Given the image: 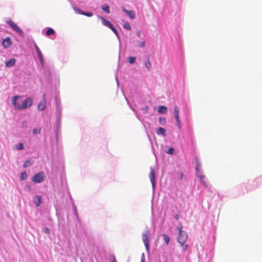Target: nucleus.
Masks as SVG:
<instances>
[{
    "label": "nucleus",
    "instance_id": "1",
    "mask_svg": "<svg viewBox=\"0 0 262 262\" xmlns=\"http://www.w3.org/2000/svg\"><path fill=\"white\" fill-rule=\"evenodd\" d=\"M20 96H15L12 99V103L15 109L18 110H24L31 107L33 104V99L28 97L24 100H21Z\"/></svg>",
    "mask_w": 262,
    "mask_h": 262
},
{
    "label": "nucleus",
    "instance_id": "2",
    "mask_svg": "<svg viewBox=\"0 0 262 262\" xmlns=\"http://www.w3.org/2000/svg\"><path fill=\"white\" fill-rule=\"evenodd\" d=\"M183 226L181 224H180L179 226L177 227V230L179 232V235L178 237V242L181 245L182 251H185L188 248V244H185L187 238L188 236L186 232L182 230Z\"/></svg>",
    "mask_w": 262,
    "mask_h": 262
},
{
    "label": "nucleus",
    "instance_id": "3",
    "mask_svg": "<svg viewBox=\"0 0 262 262\" xmlns=\"http://www.w3.org/2000/svg\"><path fill=\"white\" fill-rule=\"evenodd\" d=\"M45 178L46 176L44 172L43 171H40L32 177V181L35 183H39L43 181Z\"/></svg>",
    "mask_w": 262,
    "mask_h": 262
},
{
    "label": "nucleus",
    "instance_id": "4",
    "mask_svg": "<svg viewBox=\"0 0 262 262\" xmlns=\"http://www.w3.org/2000/svg\"><path fill=\"white\" fill-rule=\"evenodd\" d=\"M7 23L20 35H22L23 34V31L12 20L9 19L7 21Z\"/></svg>",
    "mask_w": 262,
    "mask_h": 262
},
{
    "label": "nucleus",
    "instance_id": "5",
    "mask_svg": "<svg viewBox=\"0 0 262 262\" xmlns=\"http://www.w3.org/2000/svg\"><path fill=\"white\" fill-rule=\"evenodd\" d=\"M149 235V231L148 230H146L142 234V240L144 243V244L145 246L146 250L149 249V244H148V236Z\"/></svg>",
    "mask_w": 262,
    "mask_h": 262
},
{
    "label": "nucleus",
    "instance_id": "6",
    "mask_svg": "<svg viewBox=\"0 0 262 262\" xmlns=\"http://www.w3.org/2000/svg\"><path fill=\"white\" fill-rule=\"evenodd\" d=\"M43 100L38 104L37 107L39 111H43L46 107V94L42 96Z\"/></svg>",
    "mask_w": 262,
    "mask_h": 262
},
{
    "label": "nucleus",
    "instance_id": "7",
    "mask_svg": "<svg viewBox=\"0 0 262 262\" xmlns=\"http://www.w3.org/2000/svg\"><path fill=\"white\" fill-rule=\"evenodd\" d=\"M196 170L198 171L197 176L199 178L200 182L204 185H206L207 183L205 181V177L203 174H202V172H200L198 169V167H196Z\"/></svg>",
    "mask_w": 262,
    "mask_h": 262
},
{
    "label": "nucleus",
    "instance_id": "8",
    "mask_svg": "<svg viewBox=\"0 0 262 262\" xmlns=\"http://www.w3.org/2000/svg\"><path fill=\"white\" fill-rule=\"evenodd\" d=\"M149 179L152 184V187H154L155 184V169L152 168H150Z\"/></svg>",
    "mask_w": 262,
    "mask_h": 262
},
{
    "label": "nucleus",
    "instance_id": "9",
    "mask_svg": "<svg viewBox=\"0 0 262 262\" xmlns=\"http://www.w3.org/2000/svg\"><path fill=\"white\" fill-rule=\"evenodd\" d=\"M34 47L36 50L38 56L39 58L40 62L41 64H42L43 62V55H42L39 47L37 46V45L36 43L34 44Z\"/></svg>",
    "mask_w": 262,
    "mask_h": 262
},
{
    "label": "nucleus",
    "instance_id": "10",
    "mask_svg": "<svg viewBox=\"0 0 262 262\" xmlns=\"http://www.w3.org/2000/svg\"><path fill=\"white\" fill-rule=\"evenodd\" d=\"M2 45L5 48H9L11 45L12 42L10 37H7L3 40Z\"/></svg>",
    "mask_w": 262,
    "mask_h": 262
},
{
    "label": "nucleus",
    "instance_id": "11",
    "mask_svg": "<svg viewBox=\"0 0 262 262\" xmlns=\"http://www.w3.org/2000/svg\"><path fill=\"white\" fill-rule=\"evenodd\" d=\"M100 19L101 20L102 24L108 28H111L113 26L110 21L106 20L103 17H100Z\"/></svg>",
    "mask_w": 262,
    "mask_h": 262
},
{
    "label": "nucleus",
    "instance_id": "12",
    "mask_svg": "<svg viewBox=\"0 0 262 262\" xmlns=\"http://www.w3.org/2000/svg\"><path fill=\"white\" fill-rule=\"evenodd\" d=\"M16 62V59L14 58H11V59L7 61L6 62V66L7 67H13Z\"/></svg>",
    "mask_w": 262,
    "mask_h": 262
},
{
    "label": "nucleus",
    "instance_id": "13",
    "mask_svg": "<svg viewBox=\"0 0 262 262\" xmlns=\"http://www.w3.org/2000/svg\"><path fill=\"white\" fill-rule=\"evenodd\" d=\"M158 112L164 114H166L167 112V107L163 105L160 106L158 107Z\"/></svg>",
    "mask_w": 262,
    "mask_h": 262
},
{
    "label": "nucleus",
    "instance_id": "14",
    "mask_svg": "<svg viewBox=\"0 0 262 262\" xmlns=\"http://www.w3.org/2000/svg\"><path fill=\"white\" fill-rule=\"evenodd\" d=\"M157 134L158 135H163L164 136L166 135V130L163 127H159L158 130H157Z\"/></svg>",
    "mask_w": 262,
    "mask_h": 262
},
{
    "label": "nucleus",
    "instance_id": "15",
    "mask_svg": "<svg viewBox=\"0 0 262 262\" xmlns=\"http://www.w3.org/2000/svg\"><path fill=\"white\" fill-rule=\"evenodd\" d=\"M36 198L37 199V201L35 202V204L37 207H38L40 206L41 202V198L40 195H37L36 196Z\"/></svg>",
    "mask_w": 262,
    "mask_h": 262
},
{
    "label": "nucleus",
    "instance_id": "16",
    "mask_svg": "<svg viewBox=\"0 0 262 262\" xmlns=\"http://www.w3.org/2000/svg\"><path fill=\"white\" fill-rule=\"evenodd\" d=\"M162 236H163V239L165 242L166 245H168L169 241H170V238H169V236L167 235H166V234H163L162 235Z\"/></svg>",
    "mask_w": 262,
    "mask_h": 262
},
{
    "label": "nucleus",
    "instance_id": "17",
    "mask_svg": "<svg viewBox=\"0 0 262 262\" xmlns=\"http://www.w3.org/2000/svg\"><path fill=\"white\" fill-rule=\"evenodd\" d=\"M127 15L131 19H134L135 17V13L131 10H129L128 12H127Z\"/></svg>",
    "mask_w": 262,
    "mask_h": 262
},
{
    "label": "nucleus",
    "instance_id": "18",
    "mask_svg": "<svg viewBox=\"0 0 262 262\" xmlns=\"http://www.w3.org/2000/svg\"><path fill=\"white\" fill-rule=\"evenodd\" d=\"M46 34L47 36H49L50 35L55 34V31L53 29L49 28L47 30Z\"/></svg>",
    "mask_w": 262,
    "mask_h": 262
},
{
    "label": "nucleus",
    "instance_id": "19",
    "mask_svg": "<svg viewBox=\"0 0 262 262\" xmlns=\"http://www.w3.org/2000/svg\"><path fill=\"white\" fill-rule=\"evenodd\" d=\"M101 9L107 13H109L110 12V8L107 5L102 6Z\"/></svg>",
    "mask_w": 262,
    "mask_h": 262
},
{
    "label": "nucleus",
    "instance_id": "20",
    "mask_svg": "<svg viewBox=\"0 0 262 262\" xmlns=\"http://www.w3.org/2000/svg\"><path fill=\"white\" fill-rule=\"evenodd\" d=\"M74 11L77 14L83 15V11H82L81 9L77 8V7H73Z\"/></svg>",
    "mask_w": 262,
    "mask_h": 262
},
{
    "label": "nucleus",
    "instance_id": "21",
    "mask_svg": "<svg viewBox=\"0 0 262 262\" xmlns=\"http://www.w3.org/2000/svg\"><path fill=\"white\" fill-rule=\"evenodd\" d=\"M145 66L149 71L150 70V69H151V63H150L149 59H148L147 61L145 62Z\"/></svg>",
    "mask_w": 262,
    "mask_h": 262
},
{
    "label": "nucleus",
    "instance_id": "22",
    "mask_svg": "<svg viewBox=\"0 0 262 262\" xmlns=\"http://www.w3.org/2000/svg\"><path fill=\"white\" fill-rule=\"evenodd\" d=\"M27 178V174L26 172H22L21 173L20 179L21 180H25Z\"/></svg>",
    "mask_w": 262,
    "mask_h": 262
},
{
    "label": "nucleus",
    "instance_id": "23",
    "mask_svg": "<svg viewBox=\"0 0 262 262\" xmlns=\"http://www.w3.org/2000/svg\"><path fill=\"white\" fill-rule=\"evenodd\" d=\"M135 60L136 58L134 57L129 56L128 58V61L131 64L134 63L135 61Z\"/></svg>",
    "mask_w": 262,
    "mask_h": 262
},
{
    "label": "nucleus",
    "instance_id": "24",
    "mask_svg": "<svg viewBox=\"0 0 262 262\" xmlns=\"http://www.w3.org/2000/svg\"><path fill=\"white\" fill-rule=\"evenodd\" d=\"M174 116H178L179 114V110L177 106H174Z\"/></svg>",
    "mask_w": 262,
    "mask_h": 262
},
{
    "label": "nucleus",
    "instance_id": "25",
    "mask_svg": "<svg viewBox=\"0 0 262 262\" xmlns=\"http://www.w3.org/2000/svg\"><path fill=\"white\" fill-rule=\"evenodd\" d=\"M31 165V162H30L29 160H27V161L25 162V163H24V165H23V167H24V168H26V167H27L30 166Z\"/></svg>",
    "mask_w": 262,
    "mask_h": 262
},
{
    "label": "nucleus",
    "instance_id": "26",
    "mask_svg": "<svg viewBox=\"0 0 262 262\" xmlns=\"http://www.w3.org/2000/svg\"><path fill=\"white\" fill-rule=\"evenodd\" d=\"M123 27H124L125 29H127V30H130V29H131V26H130V25H129V23H125V24L123 25Z\"/></svg>",
    "mask_w": 262,
    "mask_h": 262
},
{
    "label": "nucleus",
    "instance_id": "27",
    "mask_svg": "<svg viewBox=\"0 0 262 262\" xmlns=\"http://www.w3.org/2000/svg\"><path fill=\"white\" fill-rule=\"evenodd\" d=\"M173 151H174V149L172 147H169L166 152L168 154H170V155H172L173 154Z\"/></svg>",
    "mask_w": 262,
    "mask_h": 262
},
{
    "label": "nucleus",
    "instance_id": "28",
    "mask_svg": "<svg viewBox=\"0 0 262 262\" xmlns=\"http://www.w3.org/2000/svg\"><path fill=\"white\" fill-rule=\"evenodd\" d=\"M113 31V32L117 36H119V33H118V31L117 30V29L114 27V26H113L112 28H110Z\"/></svg>",
    "mask_w": 262,
    "mask_h": 262
},
{
    "label": "nucleus",
    "instance_id": "29",
    "mask_svg": "<svg viewBox=\"0 0 262 262\" xmlns=\"http://www.w3.org/2000/svg\"><path fill=\"white\" fill-rule=\"evenodd\" d=\"M159 122L162 124H164L166 123L165 118L164 117H161L159 118Z\"/></svg>",
    "mask_w": 262,
    "mask_h": 262
},
{
    "label": "nucleus",
    "instance_id": "30",
    "mask_svg": "<svg viewBox=\"0 0 262 262\" xmlns=\"http://www.w3.org/2000/svg\"><path fill=\"white\" fill-rule=\"evenodd\" d=\"M83 15L88 16V17H91L93 15V13L92 12H84Z\"/></svg>",
    "mask_w": 262,
    "mask_h": 262
},
{
    "label": "nucleus",
    "instance_id": "31",
    "mask_svg": "<svg viewBox=\"0 0 262 262\" xmlns=\"http://www.w3.org/2000/svg\"><path fill=\"white\" fill-rule=\"evenodd\" d=\"M40 132H41L40 128H35V129H33L34 134H40Z\"/></svg>",
    "mask_w": 262,
    "mask_h": 262
},
{
    "label": "nucleus",
    "instance_id": "32",
    "mask_svg": "<svg viewBox=\"0 0 262 262\" xmlns=\"http://www.w3.org/2000/svg\"><path fill=\"white\" fill-rule=\"evenodd\" d=\"M17 149L19 150H21V149H24V145L22 143H20L18 144V147Z\"/></svg>",
    "mask_w": 262,
    "mask_h": 262
},
{
    "label": "nucleus",
    "instance_id": "33",
    "mask_svg": "<svg viewBox=\"0 0 262 262\" xmlns=\"http://www.w3.org/2000/svg\"><path fill=\"white\" fill-rule=\"evenodd\" d=\"M145 46V41H141L140 42V44H139V47H141V48H143V47H144Z\"/></svg>",
    "mask_w": 262,
    "mask_h": 262
},
{
    "label": "nucleus",
    "instance_id": "34",
    "mask_svg": "<svg viewBox=\"0 0 262 262\" xmlns=\"http://www.w3.org/2000/svg\"><path fill=\"white\" fill-rule=\"evenodd\" d=\"M141 262H145L144 254H142Z\"/></svg>",
    "mask_w": 262,
    "mask_h": 262
},
{
    "label": "nucleus",
    "instance_id": "35",
    "mask_svg": "<svg viewBox=\"0 0 262 262\" xmlns=\"http://www.w3.org/2000/svg\"><path fill=\"white\" fill-rule=\"evenodd\" d=\"M44 232L46 233H49V229L47 228H46L44 229Z\"/></svg>",
    "mask_w": 262,
    "mask_h": 262
},
{
    "label": "nucleus",
    "instance_id": "36",
    "mask_svg": "<svg viewBox=\"0 0 262 262\" xmlns=\"http://www.w3.org/2000/svg\"><path fill=\"white\" fill-rule=\"evenodd\" d=\"M177 125H178V127L180 128L181 127V122H180V121H177Z\"/></svg>",
    "mask_w": 262,
    "mask_h": 262
},
{
    "label": "nucleus",
    "instance_id": "37",
    "mask_svg": "<svg viewBox=\"0 0 262 262\" xmlns=\"http://www.w3.org/2000/svg\"><path fill=\"white\" fill-rule=\"evenodd\" d=\"M23 125L24 126V127H27V123L26 121H24L23 122Z\"/></svg>",
    "mask_w": 262,
    "mask_h": 262
},
{
    "label": "nucleus",
    "instance_id": "38",
    "mask_svg": "<svg viewBox=\"0 0 262 262\" xmlns=\"http://www.w3.org/2000/svg\"><path fill=\"white\" fill-rule=\"evenodd\" d=\"M174 117H175L176 121H180L179 115L176 116H174Z\"/></svg>",
    "mask_w": 262,
    "mask_h": 262
},
{
    "label": "nucleus",
    "instance_id": "39",
    "mask_svg": "<svg viewBox=\"0 0 262 262\" xmlns=\"http://www.w3.org/2000/svg\"><path fill=\"white\" fill-rule=\"evenodd\" d=\"M122 10L123 12H124L126 13H127V12H128L129 11V10H127L126 9H125L124 7H122Z\"/></svg>",
    "mask_w": 262,
    "mask_h": 262
},
{
    "label": "nucleus",
    "instance_id": "40",
    "mask_svg": "<svg viewBox=\"0 0 262 262\" xmlns=\"http://www.w3.org/2000/svg\"><path fill=\"white\" fill-rule=\"evenodd\" d=\"M175 219L177 220H178L179 219V216L178 214H176L175 215Z\"/></svg>",
    "mask_w": 262,
    "mask_h": 262
},
{
    "label": "nucleus",
    "instance_id": "41",
    "mask_svg": "<svg viewBox=\"0 0 262 262\" xmlns=\"http://www.w3.org/2000/svg\"><path fill=\"white\" fill-rule=\"evenodd\" d=\"M113 262H117L116 260V258L114 257V261Z\"/></svg>",
    "mask_w": 262,
    "mask_h": 262
},
{
    "label": "nucleus",
    "instance_id": "42",
    "mask_svg": "<svg viewBox=\"0 0 262 262\" xmlns=\"http://www.w3.org/2000/svg\"><path fill=\"white\" fill-rule=\"evenodd\" d=\"M164 262H167V260H165Z\"/></svg>",
    "mask_w": 262,
    "mask_h": 262
}]
</instances>
